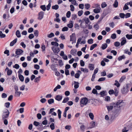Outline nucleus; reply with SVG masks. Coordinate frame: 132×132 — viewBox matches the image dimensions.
Segmentation results:
<instances>
[{
  "mask_svg": "<svg viewBox=\"0 0 132 132\" xmlns=\"http://www.w3.org/2000/svg\"><path fill=\"white\" fill-rule=\"evenodd\" d=\"M15 34L17 37L18 38H19L21 36L19 30H17L16 31Z\"/></svg>",
  "mask_w": 132,
  "mask_h": 132,
  "instance_id": "nucleus-26",
  "label": "nucleus"
},
{
  "mask_svg": "<svg viewBox=\"0 0 132 132\" xmlns=\"http://www.w3.org/2000/svg\"><path fill=\"white\" fill-rule=\"evenodd\" d=\"M34 35L35 36L38 37L39 35V31L38 30H35L34 31Z\"/></svg>",
  "mask_w": 132,
  "mask_h": 132,
  "instance_id": "nucleus-40",
  "label": "nucleus"
},
{
  "mask_svg": "<svg viewBox=\"0 0 132 132\" xmlns=\"http://www.w3.org/2000/svg\"><path fill=\"white\" fill-rule=\"evenodd\" d=\"M20 67L19 65L17 64H16L14 65L13 66V68H15L16 69H18Z\"/></svg>",
  "mask_w": 132,
  "mask_h": 132,
  "instance_id": "nucleus-54",
  "label": "nucleus"
},
{
  "mask_svg": "<svg viewBox=\"0 0 132 132\" xmlns=\"http://www.w3.org/2000/svg\"><path fill=\"white\" fill-rule=\"evenodd\" d=\"M94 28L96 30H97L99 28V26L98 25V24L96 23L95 24H94Z\"/></svg>",
  "mask_w": 132,
  "mask_h": 132,
  "instance_id": "nucleus-51",
  "label": "nucleus"
},
{
  "mask_svg": "<svg viewBox=\"0 0 132 132\" xmlns=\"http://www.w3.org/2000/svg\"><path fill=\"white\" fill-rule=\"evenodd\" d=\"M97 46V45L96 44H94L92 45L90 47V50H92Z\"/></svg>",
  "mask_w": 132,
  "mask_h": 132,
  "instance_id": "nucleus-25",
  "label": "nucleus"
},
{
  "mask_svg": "<svg viewBox=\"0 0 132 132\" xmlns=\"http://www.w3.org/2000/svg\"><path fill=\"white\" fill-rule=\"evenodd\" d=\"M40 7L44 11H45L46 9L45 5H41L40 6Z\"/></svg>",
  "mask_w": 132,
  "mask_h": 132,
  "instance_id": "nucleus-35",
  "label": "nucleus"
},
{
  "mask_svg": "<svg viewBox=\"0 0 132 132\" xmlns=\"http://www.w3.org/2000/svg\"><path fill=\"white\" fill-rule=\"evenodd\" d=\"M126 58V57L124 55H123L118 57V60L119 61L122 60L123 59H124Z\"/></svg>",
  "mask_w": 132,
  "mask_h": 132,
  "instance_id": "nucleus-16",
  "label": "nucleus"
},
{
  "mask_svg": "<svg viewBox=\"0 0 132 132\" xmlns=\"http://www.w3.org/2000/svg\"><path fill=\"white\" fill-rule=\"evenodd\" d=\"M114 94L116 96H117L118 95L119 88H115L114 89Z\"/></svg>",
  "mask_w": 132,
  "mask_h": 132,
  "instance_id": "nucleus-12",
  "label": "nucleus"
},
{
  "mask_svg": "<svg viewBox=\"0 0 132 132\" xmlns=\"http://www.w3.org/2000/svg\"><path fill=\"white\" fill-rule=\"evenodd\" d=\"M121 40H122L120 44L121 46H123L126 43L127 41L125 37H123L122 38Z\"/></svg>",
  "mask_w": 132,
  "mask_h": 132,
  "instance_id": "nucleus-6",
  "label": "nucleus"
},
{
  "mask_svg": "<svg viewBox=\"0 0 132 132\" xmlns=\"http://www.w3.org/2000/svg\"><path fill=\"white\" fill-rule=\"evenodd\" d=\"M12 73V71L10 69L8 70L7 72V74L8 76L11 75Z\"/></svg>",
  "mask_w": 132,
  "mask_h": 132,
  "instance_id": "nucleus-47",
  "label": "nucleus"
},
{
  "mask_svg": "<svg viewBox=\"0 0 132 132\" xmlns=\"http://www.w3.org/2000/svg\"><path fill=\"white\" fill-rule=\"evenodd\" d=\"M33 124L35 126H38L39 125L40 123L39 122L35 121L34 122Z\"/></svg>",
  "mask_w": 132,
  "mask_h": 132,
  "instance_id": "nucleus-55",
  "label": "nucleus"
},
{
  "mask_svg": "<svg viewBox=\"0 0 132 132\" xmlns=\"http://www.w3.org/2000/svg\"><path fill=\"white\" fill-rule=\"evenodd\" d=\"M81 40L82 39L80 37L79 38V39H78L77 40V42L76 45V48H78V45L79 44L80 42H81Z\"/></svg>",
  "mask_w": 132,
  "mask_h": 132,
  "instance_id": "nucleus-29",
  "label": "nucleus"
},
{
  "mask_svg": "<svg viewBox=\"0 0 132 132\" xmlns=\"http://www.w3.org/2000/svg\"><path fill=\"white\" fill-rule=\"evenodd\" d=\"M23 52V50L21 49H18L16 50L15 51V54L17 55H20L22 54Z\"/></svg>",
  "mask_w": 132,
  "mask_h": 132,
  "instance_id": "nucleus-7",
  "label": "nucleus"
},
{
  "mask_svg": "<svg viewBox=\"0 0 132 132\" xmlns=\"http://www.w3.org/2000/svg\"><path fill=\"white\" fill-rule=\"evenodd\" d=\"M126 37L128 39H132V35L127 34L126 35Z\"/></svg>",
  "mask_w": 132,
  "mask_h": 132,
  "instance_id": "nucleus-41",
  "label": "nucleus"
},
{
  "mask_svg": "<svg viewBox=\"0 0 132 132\" xmlns=\"http://www.w3.org/2000/svg\"><path fill=\"white\" fill-rule=\"evenodd\" d=\"M126 77L125 76H122L119 80V82H122L123 81L124 79H125Z\"/></svg>",
  "mask_w": 132,
  "mask_h": 132,
  "instance_id": "nucleus-56",
  "label": "nucleus"
},
{
  "mask_svg": "<svg viewBox=\"0 0 132 132\" xmlns=\"http://www.w3.org/2000/svg\"><path fill=\"white\" fill-rule=\"evenodd\" d=\"M132 85V83L128 84L125 86H123V88L121 90V93L124 94L128 93L129 90V87L131 86Z\"/></svg>",
  "mask_w": 132,
  "mask_h": 132,
  "instance_id": "nucleus-1",
  "label": "nucleus"
},
{
  "mask_svg": "<svg viewBox=\"0 0 132 132\" xmlns=\"http://www.w3.org/2000/svg\"><path fill=\"white\" fill-rule=\"evenodd\" d=\"M118 3L117 0H115L114 1V4H113V6L115 7H117L118 6Z\"/></svg>",
  "mask_w": 132,
  "mask_h": 132,
  "instance_id": "nucleus-30",
  "label": "nucleus"
},
{
  "mask_svg": "<svg viewBox=\"0 0 132 132\" xmlns=\"http://www.w3.org/2000/svg\"><path fill=\"white\" fill-rule=\"evenodd\" d=\"M107 5L105 2H103L101 5V6L102 8H103L106 7Z\"/></svg>",
  "mask_w": 132,
  "mask_h": 132,
  "instance_id": "nucleus-42",
  "label": "nucleus"
},
{
  "mask_svg": "<svg viewBox=\"0 0 132 132\" xmlns=\"http://www.w3.org/2000/svg\"><path fill=\"white\" fill-rule=\"evenodd\" d=\"M68 30V28L66 27H63L62 29V31H67Z\"/></svg>",
  "mask_w": 132,
  "mask_h": 132,
  "instance_id": "nucleus-64",
  "label": "nucleus"
},
{
  "mask_svg": "<svg viewBox=\"0 0 132 132\" xmlns=\"http://www.w3.org/2000/svg\"><path fill=\"white\" fill-rule=\"evenodd\" d=\"M125 16V14L124 13H121L119 14V16L121 18H124Z\"/></svg>",
  "mask_w": 132,
  "mask_h": 132,
  "instance_id": "nucleus-58",
  "label": "nucleus"
},
{
  "mask_svg": "<svg viewBox=\"0 0 132 132\" xmlns=\"http://www.w3.org/2000/svg\"><path fill=\"white\" fill-rule=\"evenodd\" d=\"M93 11L95 13H98L100 12V10L96 8Z\"/></svg>",
  "mask_w": 132,
  "mask_h": 132,
  "instance_id": "nucleus-32",
  "label": "nucleus"
},
{
  "mask_svg": "<svg viewBox=\"0 0 132 132\" xmlns=\"http://www.w3.org/2000/svg\"><path fill=\"white\" fill-rule=\"evenodd\" d=\"M51 44L56 46H58L59 45V44L56 42H51Z\"/></svg>",
  "mask_w": 132,
  "mask_h": 132,
  "instance_id": "nucleus-34",
  "label": "nucleus"
},
{
  "mask_svg": "<svg viewBox=\"0 0 132 132\" xmlns=\"http://www.w3.org/2000/svg\"><path fill=\"white\" fill-rule=\"evenodd\" d=\"M9 114L3 113L2 115V119L3 120L4 119L7 118L9 117Z\"/></svg>",
  "mask_w": 132,
  "mask_h": 132,
  "instance_id": "nucleus-15",
  "label": "nucleus"
},
{
  "mask_svg": "<svg viewBox=\"0 0 132 132\" xmlns=\"http://www.w3.org/2000/svg\"><path fill=\"white\" fill-rule=\"evenodd\" d=\"M37 129L39 130H42L43 129V126L42 123L38 125Z\"/></svg>",
  "mask_w": 132,
  "mask_h": 132,
  "instance_id": "nucleus-48",
  "label": "nucleus"
},
{
  "mask_svg": "<svg viewBox=\"0 0 132 132\" xmlns=\"http://www.w3.org/2000/svg\"><path fill=\"white\" fill-rule=\"evenodd\" d=\"M106 78L105 77H102L98 79V82L102 81L105 80Z\"/></svg>",
  "mask_w": 132,
  "mask_h": 132,
  "instance_id": "nucleus-53",
  "label": "nucleus"
},
{
  "mask_svg": "<svg viewBox=\"0 0 132 132\" xmlns=\"http://www.w3.org/2000/svg\"><path fill=\"white\" fill-rule=\"evenodd\" d=\"M6 35L5 34L3 33L2 32L0 31V37L1 38H3L5 37Z\"/></svg>",
  "mask_w": 132,
  "mask_h": 132,
  "instance_id": "nucleus-38",
  "label": "nucleus"
},
{
  "mask_svg": "<svg viewBox=\"0 0 132 132\" xmlns=\"http://www.w3.org/2000/svg\"><path fill=\"white\" fill-rule=\"evenodd\" d=\"M54 35L53 33H51L50 34L47 35V37L49 38H51L54 36Z\"/></svg>",
  "mask_w": 132,
  "mask_h": 132,
  "instance_id": "nucleus-45",
  "label": "nucleus"
},
{
  "mask_svg": "<svg viewBox=\"0 0 132 132\" xmlns=\"http://www.w3.org/2000/svg\"><path fill=\"white\" fill-rule=\"evenodd\" d=\"M89 116L90 118L92 120H93L94 119V115L92 113H90L89 114Z\"/></svg>",
  "mask_w": 132,
  "mask_h": 132,
  "instance_id": "nucleus-37",
  "label": "nucleus"
},
{
  "mask_svg": "<svg viewBox=\"0 0 132 132\" xmlns=\"http://www.w3.org/2000/svg\"><path fill=\"white\" fill-rule=\"evenodd\" d=\"M106 107L108 111L109 112L112 109L113 106L112 105H110V106H106Z\"/></svg>",
  "mask_w": 132,
  "mask_h": 132,
  "instance_id": "nucleus-28",
  "label": "nucleus"
},
{
  "mask_svg": "<svg viewBox=\"0 0 132 132\" xmlns=\"http://www.w3.org/2000/svg\"><path fill=\"white\" fill-rule=\"evenodd\" d=\"M59 8V6L57 5H53L52 7V8L53 9L55 10H57Z\"/></svg>",
  "mask_w": 132,
  "mask_h": 132,
  "instance_id": "nucleus-36",
  "label": "nucleus"
},
{
  "mask_svg": "<svg viewBox=\"0 0 132 132\" xmlns=\"http://www.w3.org/2000/svg\"><path fill=\"white\" fill-rule=\"evenodd\" d=\"M17 38H16L14 40L12 41L10 43V46H13L14 45L16 42Z\"/></svg>",
  "mask_w": 132,
  "mask_h": 132,
  "instance_id": "nucleus-11",
  "label": "nucleus"
},
{
  "mask_svg": "<svg viewBox=\"0 0 132 132\" xmlns=\"http://www.w3.org/2000/svg\"><path fill=\"white\" fill-rule=\"evenodd\" d=\"M84 20H82L80 24L81 27V28H82L83 29H85L87 27V25H86L85 26H83L82 25V23L84 22Z\"/></svg>",
  "mask_w": 132,
  "mask_h": 132,
  "instance_id": "nucleus-20",
  "label": "nucleus"
},
{
  "mask_svg": "<svg viewBox=\"0 0 132 132\" xmlns=\"http://www.w3.org/2000/svg\"><path fill=\"white\" fill-rule=\"evenodd\" d=\"M96 123L94 122L93 121L92 122L90 123L91 127H90L89 128H92L96 126Z\"/></svg>",
  "mask_w": 132,
  "mask_h": 132,
  "instance_id": "nucleus-18",
  "label": "nucleus"
},
{
  "mask_svg": "<svg viewBox=\"0 0 132 132\" xmlns=\"http://www.w3.org/2000/svg\"><path fill=\"white\" fill-rule=\"evenodd\" d=\"M83 20H84L85 21V23L86 24H88V23L90 22L89 19L88 18L83 19Z\"/></svg>",
  "mask_w": 132,
  "mask_h": 132,
  "instance_id": "nucleus-31",
  "label": "nucleus"
},
{
  "mask_svg": "<svg viewBox=\"0 0 132 132\" xmlns=\"http://www.w3.org/2000/svg\"><path fill=\"white\" fill-rule=\"evenodd\" d=\"M69 98L68 97L65 98L64 99L62 102L63 103H65L68 102L69 100Z\"/></svg>",
  "mask_w": 132,
  "mask_h": 132,
  "instance_id": "nucleus-39",
  "label": "nucleus"
},
{
  "mask_svg": "<svg viewBox=\"0 0 132 132\" xmlns=\"http://www.w3.org/2000/svg\"><path fill=\"white\" fill-rule=\"evenodd\" d=\"M109 94L111 95L113 94H114V90L113 89H110L109 91Z\"/></svg>",
  "mask_w": 132,
  "mask_h": 132,
  "instance_id": "nucleus-52",
  "label": "nucleus"
},
{
  "mask_svg": "<svg viewBox=\"0 0 132 132\" xmlns=\"http://www.w3.org/2000/svg\"><path fill=\"white\" fill-rule=\"evenodd\" d=\"M77 51L75 49H72L70 51V53L74 56L76 55Z\"/></svg>",
  "mask_w": 132,
  "mask_h": 132,
  "instance_id": "nucleus-9",
  "label": "nucleus"
},
{
  "mask_svg": "<svg viewBox=\"0 0 132 132\" xmlns=\"http://www.w3.org/2000/svg\"><path fill=\"white\" fill-rule=\"evenodd\" d=\"M62 96L60 95H57L55 97V99L58 101H61L62 99Z\"/></svg>",
  "mask_w": 132,
  "mask_h": 132,
  "instance_id": "nucleus-8",
  "label": "nucleus"
},
{
  "mask_svg": "<svg viewBox=\"0 0 132 132\" xmlns=\"http://www.w3.org/2000/svg\"><path fill=\"white\" fill-rule=\"evenodd\" d=\"M120 110L119 109L117 110H116L115 112L116 113L115 116H112L111 117L112 119H114L115 118V116H117L120 113Z\"/></svg>",
  "mask_w": 132,
  "mask_h": 132,
  "instance_id": "nucleus-5",
  "label": "nucleus"
},
{
  "mask_svg": "<svg viewBox=\"0 0 132 132\" xmlns=\"http://www.w3.org/2000/svg\"><path fill=\"white\" fill-rule=\"evenodd\" d=\"M74 87L75 88V89H77L79 87V83L78 82L74 81Z\"/></svg>",
  "mask_w": 132,
  "mask_h": 132,
  "instance_id": "nucleus-22",
  "label": "nucleus"
},
{
  "mask_svg": "<svg viewBox=\"0 0 132 132\" xmlns=\"http://www.w3.org/2000/svg\"><path fill=\"white\" fill-rule=\"evenodd\" d=\"M68 27L70 28H72L73 26V23H70L68 24L67 25Z\"/></svg>",
  "mask_w": 132,
  "mask_h": 132,
  "instance_id": "nucleus-61",
  "label": "nucleus"
},
{
  "mask_svg": "<svg viewBox=\"0 0 132 132\" xmlns=\"http://www.w3.org/2000/svg\"><path fill=\"white\" fill-rule=\"evenodd\" d=\"M93 40L92 39H89L88 40V43L89 44H92L93 43Z\"/></svg>",
  "mask_w": 132,
  "mask_h": 132,
  "instance_id": "nucleus-63",
  "label": "nucleus"
},
{
  "mask_svg": "<svg viewBox=\"0 0 132 132\" xmlns=\"http://www.w3.org/2000/svg\"><path fill=\"white\" fill-rule=\"evenodd\" d=\"M83 11L82 10L78 11V15L80 16H81L83 14Z\"/></svg>",
  "mask_w": 132,
  "mask_h": 132,
  "instance_id": "nucleus-46",
  "label": "nucleus"
},
{
  "mask_svg": "<svg viewBox=\"0 0 132 132\" xmlns=\"http://www.w3.org/2000/svg\"><path fill=\"white\" fill-rule=\"evenodd\" d=\"M108 47V45L106 43H105L102 44L101 46L102 49L104 50L105 49Z\"/></svg>",
  "mask_w": 132,
  "mask_h": 132,
  "instance_id": "nucleus-21",
  "label": "nucleus"
},
{
  "mask_svg": "<svg viewBox=\"0 0 132 132\" xmlns=\"http://www.w3.org/2000/svg\"><path fill=\"white\" fill-rule=\"evenodd\" d=\"M10 104V102H6L5 104V106L6 108H8L9 107Z\"/></svg>",
  "mask_w": 132,
  "mask_h": 132,
  "instance_id": "nucleus-49",
  "label": "nucleus"
},
{
  "mask_svg": "<svg viewBox=\"0 0 132 132\" xmlns=\"http://www.w3.org/2000/svg\"><path fill=\"white\" fill-rule=\"evenodd\" d=\"M18 77L20 80L21 82H23L24 80L23 76L20 73L18 74Z\"/></svg>",
  "mask_w": 132,
  "mask_h": 132,
  "instance_id": "nucleus-10",
  "label": "nucleus"
},
{
  "mask_svg": "<svg viewBox=\"0 0 132 132\" xmlns=\"http://www.w3.org/2000/svg\"><path fill=\"white\" fill-rule=\"evenodd\" d=\"M88 68L90 70H93L94 69V65L92 64H89Z\"/></svg>",
  "mask_w": 132,
  "mask_h": 132,
  "instance_id": "nucleus-19",
  "label": "nucleus"
},
{
  "mask_svg": "<svg viewBox=\"0 0 132 132\" xmlns=\"http://www.w3.org/2000/svg\"><path fill=\"white\" fill-rule=\"evenodd\" d=\"M72 20H75L77 17V15L75 14H73L72 15Z\"/></svg>",
  "mask_w": 132,
  "mask_h": 132,
  "instance_id": "nucleus-59",
  "label": "nucleus"
},
{
  "mask_svg": "<svg viewBox=\"0 0 132 132\" xmlns=\"http://www.w3.org/2000/svg\"><path fill=\"white\" fill-rule=\"evenodd\" d=\"M71 12L70 11H68L67 13H66V16L68 18H70L71 16Z\"/></svg>",
  "mask_w": 132,
  "mask_h": 132,
  "instance_id": "nucleus-50",
  "label": "nucleus"
},
{
  "mask_svg": "<svg viewBox=\"0 0 132 132\" xmlns=\"http://www.w3.org/2000/svg\"><path fill=\"white\" fill-rule=\"evenodd\" d=\"M81 104L83 105H81V107H83L84 105H86L88 103L87 98L86 97H84L81 98L80 101Z\"/></svg>",
  "mask_w": 132,
  "mask_h": 132,
  "instance_id": "nucleus-2",
  "label": "nucleus"
},
{
  "mask_svg": "<svg viewBox=\"0 0 132 132\" xmlns=\"http://www.w3.org/2000/svg\"><path fill=\"white\" fill-rule=\"evenodd\" d=\"M75 37H76L75 33H73L72 34V35L70 36V41L71 42L73 41L74 40Z\"/></svg>",
  "mask_w": 132,
  "mask_h": 132,
  "instance_id": "nucleus-13",
  "label": "nucleus"
},
{
  "mask_svg": "<svg viewBox=\"0 0 132 132\" xmlns=\"http://www.w3.org/2000/svg\"><path fill=\"white\" fill-rule=\"evenodd\" d=\"M50 127L52 130H54L55 128L54 124L52 123L50 125Z\"/></svg>",
  "mask_w": 132,
  "mask_h": 132,
  "instance_id": "nucleus-44",
  "label": "nucleus"
},
{
  "mask_svg": "<svg viewBox=\"0 0 132 132\" xmlns=\"http://www.w3.org/2000/svg\"><path fill=\"white\" fill-rule=\"evenodd\" d=\"M120 45V43L119 42H116L114 43V45L116 47L119 46Z\"/></svg>",
  "mask_w": 132,
  "mask_h": 132,
  "instance_id": "nucleus-43",
  "label": "nucleus"
},
{
  "mask_svg": "<svg viewBox=\"0 0 132 132\" xmlns=\"http://www.w3.org/2000/svg\"><path fill=\"white\" fill-rule=\"evenodd\" d=\"M48 102L49 104H51L54 102V100L53 98H51L47 101Z\"/></svg>",
  "mask_w": 132,
  "mask_h": 132,
  "instance_id": "nucleus-23",
  "label": "nucleus"
},
{
  "mask_svg": "<svg viewBox=\"0 0 132 132\" xmlns=\"http://www.w3.org/2000/svg\"><path fill=\"white\" fill-rule=\"evenodd\" d=\"M92 93L94 94H96V96H97L99 95V94L97 93V90L95 88L93 89L92 91Z\"/></svg>",
  "mask_w": 132,
  "mask_h": 132,
  "instance_id": "nucleus-24",
  "label": "nucleus"
},
{
  "mask_svg": "<svg viewBox=\"0 0 132 132\" xmlns=\"http://www.w3.org/2000/svg\"><path fill=\"white\" fill-rule=\"evenodd\" d=\"M58 114V116L59 118V119H60L61 118V114L62 113L60 109H58L57 110Z\"/></svg>",
  "mask_w": 132,
  "mask_h": 132,
  "instance_id": "nucleus-27",
  "label": "nucleus"
},
{
  "mask_svg": "<svg viewBox=\"0 0 132 132\" xmlns=\"http://www.w3.org/2000/svg\"><path fill=\"white\" fill-rule=\"evenodd\" d=\"M111 37L113 39H114L116 38V35L115 34H112L111 36Z\"/></svg>",
  "mask_w": 132,
  "mask_h": 132,
  "instance_id": "nucleus-60",
  "label": "nucleus"
},
{
  "mask_svg": "<svg viewBox=\"0 0 132 132\" xmlns=\"http://www.w3.org/2000/svg\"><path fill=\"white\" fill-rule=\"evenodd\" d=\"M105 100L107 102L109 101L110 100V97L109 96H106L105 98Z\"/></svg>",
  "mask_w": 132,
  "mask_h": 132,
  "instance_id": "nucleus-62",
  "label": "nucleus"
},
{
  "mask_svg": "<svg viewBox=\"0 0 132 132\" xmlns=\"http://www.w3.org/2000/svg\"><path fill=\"white\" fill-rule=\"evenodd\" d=\"M52 49L53 52L55 53H58L60 51V50L58 47L55 48L54 46H53L52 47Z\"/></svg>",
  "mask_w": 132,
  "mask_h": 132,
  "instance_id": "nucleus-4",
  "label": "nucleus"
},
{
  "mask_svg": "<svg viewBox=\"0 0 132 132\" xmlns=\"http://www.w3.org/2000/svg\"><path fill=\"white\" fill-rule=\"evenodd\" d=\"M50 68L53 71H55L57 70V69L56 68L55 64H52L51 65Z\"/></svg>",
  "mask_w": 132,
  "mask_h": 132,
  "instance_id": "nucleus-17",
  "label": "nucleus"
},
{
  "mask_svg": "<svg viewBox=\"0 0 132 132\" xmlns=\"http://www.w3.org/2000/svg\"><path fill=\"white\" fill-rule=\"evenodd\" d=\"M106 92V90H102L100 93L99 95H101V97H103V96L107 95L105 94Z\"/></svg>",
  "mask_w": 132,
  "mask_h": 132,
  "instance_id": "nucleus-14",
  "label": "nucleus"
},
{
  "mask_svg": "<svg viewBox=\"0 0 132 132\" xmlns=\"http://www.w3.org/2000/svg\"><path fill=\"white\" fill-rule=\"evenodd\" d=\"M83 31L85 34L87 35H86V37H87L88 36V34L89 32V30L88 29H84L83 30Z\"/></svg>",
  "mask_w": 132,
  "mask_h": 132,
  "instance_id": "nucleus-33",
  "label": "nucleus"
},
{
  "mask_svg": "<svg viewBox=\"0 0 132 132\" xmlns=\"http://www.w3.org/2000/svg\"><path fill=\"white\" fill-rule=\"evenodd\" d=\"M44 12L43 11H41L38 14V17L37 19L38 20H41L43 17Z\"/></svg>",
  "mask_w": 132,
  "mask_h": 132,
  "instance_id": "nucleus-3",
  "label": "nucleus"
},
{
  "mask_svg": "<svg viewBox=\"0 0 132 132\" xmlns=\"http://www.w3.org/2000/svg\"><path fill=\"white\" fill-rule=\"evenodd\" d=\"M85 6L86 7L85 8L87 10H88L90 7V5L89 4H86L85 5Z\"/></svg>",
  "mask_w": 132,
  "mask_h": 132,
  "instance_id": "nucleus-57",
  "label": "nucleus"
}]
</instances>
